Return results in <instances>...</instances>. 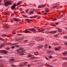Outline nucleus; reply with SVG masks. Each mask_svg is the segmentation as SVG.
I'll return each mask as SVG.
<instances>
[{"label":"nucleus","instance_id":"nucleus-46","mask_svg":"<svg viewBox=\"0 0 67 67\" xmlns=\"http://www.w3.org/2000/svg\"><path fill=\"white\" fill-rule=\"evenodd\" d=\"M28 41L27 40H25L24 41L25 42H27Z\"/></svg>","mask_w":67,"mask_h":67},{"label":"nucleus","instance_id":"nucleus-29","mask_svg":"<svg viewBox=\"0 0 67 67\" xmlns=\"http://www.w3.org/2000/svg\"><path fill=\"white\" fill-rule=\"evenodd\" d=\"M64 38H65V39H67V36H64Z\"/></svg>","mask_w":67,"mask_h":67},{"label":"nucleus","instance_id":"nucleus-16","mask_svg":"<svg viewBox=\"0 0 67 67\" xmlns=\"http://www.w3.org/2000/svg\"><path fill=\"white\" fill-rule=\"evenodd\" d=\"M28 62H24L23 63L24 65H24H26L27 64Z\"/></svg>","mask_w":67,"mask_h":67},{"label":"nucleus","instance_id":"nucleus-51","mask_svg":"<svg viewBox=\"0 0 67 67\" xmlns=\"http://www.w3.org/2000/svg\"><path fill=\"white\" fill-rule=\"evenodd\" d=\"M28 67H30V66H31V65H30V64H28Z\"/></svg>","mask_w":67,"mask_h":67},{"label":"nucleus","instance_id":"nucleus-13","mask_svg":"<svg viewBox=\"0 0 67 67\" xmlns=\"http://www.w3.org/2000/svg\"><path fill=\"white\" fill-rule=\"evenodd\" d=\"M34 54L35 55H38L39 53L38 52H35Z\"/></svg>","mask_w":67,"mask_h":67},{"label":"nucleus","instance_id":"nucleus-28","mask_svg":"<svg viewBox=\"0 0 67 67\" xmlns=\"http://www.w3.org/2000/svg\"><path fill=\"white\" fill-rule=\"evenodd\" d=\"M58 35H54V37H58Z\"/></svg>","mask_w":67,"mask_h":67},{"label":"nucleus","instance_id":"nucleus-59","mask_svg":"<svg viewBox=\"0 0 67 67\" xmlns=\"http://www.w3.org/2000/svg\"><path fill=\"white\" fill-rule=\"evenodd\" d=\"M48 53H51V51H49L48 52Z\"/></svg>","mask_w":67,"mask_h":67},{"label":"nucleus","instance_id":"nucleus-38","mask_svg":"<svg viewBox=\"0 0 67 67\" xmlns=\"http://www.w3.org/2000/svg\"><path fill=\"white\" fill-rule=\"evenodd\" d=\"M38 8H41V6L40 5H39L38 6Z\"/></svg>","mask_w":67,"mask_h":67},{"label":"nucleus","instance_id":"nucleus-27","mask_svg":"<svg viewBox=\"0 0 67 67\" xmlns=\"http://www.w3.org/2000/svg\"><path fill=\"white\" fill-rule=\"evenodd\" d=\"M51 25L53 26H56V25H54V24H51Z\"/></svg>","mask_w":67,"mask_h":67},{"label":"nucleus","instance_id":"nucleus-60","mask_svg":"<svg viewBox=\"0 0 67 67\" xmlns=\"http://www.w3.org/2000/svg\"><path fill=\"white\" fill-rule=\"evenodd\" d=\"M35 58H37L36 57H35Z\"/></svg>","mask_w":67,"mask_h":67},{"label":"nucleus","instance_id":"nucleus-61","mask_svg":"<svg viewBox=\"0 0 67 67\" xmlns=\"http://www.w3.org/2000/svg\"><path fill=\"white\" fill-rule=\"evenodd\" d=\"M15 30H14L13 31V32H15Z\"/></svg>","mask_w":67,"mask_h":67},{"label":"nucleus","instance_id":"nucleus-48","mask_svg":"<svg viewBox=\"0 0 67 67\" xmlns=\"http://www.w3.org/2000/svg\"><path fill=\"white\" fill-rule=\"evenodd\" d=\"M56 7V6H53V8H55Z\"/></svg>","mask_w":67,"mask_h":67},{"label":"nucleus","instance_id":"nucleus-3","mask_svg":"<svg viewBox=\"0 0 67 67\" xmlns=\"http://www.w3.org/2000/svg\"><path fill=\"white\" fill-rule=\"evenodd\" d=\"M57 32V31H51L50 32H49L48 31H46L45 32V33H47V34H48L49 33L50 34H55V33H56Z\"/></svg>","mask_w":67,"mask_h":67},{"label":"nucleus","instance_id":"nucleus-1","mask_svg":"<svg viewBox=\"0 0 67 67\" xmlns=\"http://www.w3.org/2000/svg\"><path fill=\"white\" fill-rule=\"evenodd\" d=\"M24 51H25V50L23 49L22 48H19L16 50V51L18 52V54H19V55H23V54H23V53H25V52Z\"/></svg>","mask_w":67,"mask_h":67},{"label":"nucleus","instance_id":"nucleus-49","mask_svg":"<svg viewBox=\"0 0 67 67\" xmlns=\"http://www.w3.org/2000/svg\"><path fill=\"white\" fill-rule=\"evenodd\" d=\"M13 15H14V14H12L11 15V16H13Z\"/></svg>","mask_w":67,"mask_h":67},{"label":"nucleus","instance_id":"nucleus-6","mask_svg":"<svg viewBox=\"0 0 67 67\" xmlns=\"http://www.w3.org/2000/svg\"><path fill=\"white\" fill-rule=\"evenodd\" d=\"M0 53H4V54H7V53H8V51L6 50H1L0 51Z\"/></svg>","mask_w":67,"mask_h":67},{"label":"nucleus","instance_id":"nucleus-4","mask_svg":"<svg viewBox=\"0 0 67 67\" xmlns=\"http://www.w3.org/2000/svg\"><path fill=\"white\" fill-rule=\"evenodd\" d=\"M28 30L29 31H32L34 33H36V30L34 28H31V29H29Z\"/></svg>","mask_w":67,"mask_h":67},{"label":"nucleus","instance_id":"nucleus-32","mask_svg":"<svg viewBox=\"0 0 67 67\" xmlns=\"http://www.w3.org/2000/svg\"><path fill=\"white\" fill-rule=\"evenodd\" d=\"M31 59H35V57H32L31 58Z\"/></svg>","mask_w":67,"mask_h":67},{"label":"nucleus","instance_id":"nucleus-14","mask_svg":"<svg viewBox=\"0 0 67 67\" xmlns=\"http://www.w3.org/2000/svg\"><path fill=\"white\" fill-rule=\"evenodd\" d=\"M23 17L25 18H27V19L28 18V17L25 15H23Z\"/></svg>","mask_w":67,"mask_h":67},{"label":"nucleus","instance_id":"nucleus-7","mask_svg":"<svg viewBox=\"0 0 67 67\" xmlns=\"http://www.w3.org/2000/svg\"><path fill=\"white\" fill-rule=\"evenodd\" d=\"M60 48H61V47L59 46L57 48H55L54 49L55 51H59L60 50Z\"/></svg>","mask_w":67,"mask_h":67},{"label":"nucleus","instance_id":"nucleus-57","mask_svg":"<svg viewBox=\"0 0 67 67\" xmlns=\"http://www.w3.org/2000/svg\"><path fill=\"white\" fill-rule=\"evenodd\" d=\"M62 17H63V16H60V18H62Z\"/></svg>","mask_w":67,"mask_h":67},{"label":"nucleus","instance_id":"nucleus-30","mask_svg":"<svg viewBox=\"0 0 67 67\" xmlns=\"http://www.w3.org/2000/svg\"><path fill=\"white\" fill-rule=\"evenodd\" d=\"M43 47L42 46H39L38 47V48H42Z\"/></svg>","mask_w":67,"mask_h":67},{"label":"nucleus","instance_id":"nucleus-22","mask_svg":"<svg viewBox=\"0 0 67 67\" xmlns=\"http://www.w3.org/2000/svg\"><path fill=\"white\" fill-rule=\"evenodd\" d=\"M58 30L59 32H61V31H62V30L58 28Z\"/></svg>","mask_w":67,"mask_h":67},{"label":"nucleus","instance_id":"nucleus-37","mask_svg":"<svg viewBox=\"0 0 67 67\" xmlns=\"http://www.w3.org/2000/svg\"><path fill=\"white\" fill-rule=\"evenodd\" d=\"M55 24L56 25H58V24H59V23H55Z\"/></svg>","mask_w":67,"mask_h":67},{"label":"nucleus","instance_id":"nucleus-39","mask_svg":"<svg viewBox=\"0 0 67 67\" xmlns=\"http://www.w3.org/2000/svg\"><path fill=\"white\" fill-rule=\"evenodd\" d=\"M57 20V19H56L55 18H54L53 19H52V20H53L54 21V20Z\"/></svg>","mask_w":67,"mask_h":67},{"label":"nucleus","instance_id":"nucleus-8","mask_svg":"<svg viewBox=\"0 0 67 67\" xmlns=\"http://www.w3.org/2000/svg\"><path fill=\"white\" fill-rule=\"evenodd\" d=\"M13 20L14 21H17L18 22H20L21 21V20L20 19H18L17 18L15 19V18H13Z\"/></svg>","mask_w":67,"mask_h":67},{"label":"nucleus","instance_id":"nucleus-58","mask_svg":"<svg viewBox=\"0 0 67 67\" xmlns=\"http://www.w3.org/2000/svg\"><path fill=\"white\" fill-rule=\"evenodd\" d=\"M1 67H3V65H1Z\"/></svg>","mask_w":67,"mask_h":67},{"label":"nucleus","instance_id":"nucleus-31","mask_svg":"<svg viewBox=\"0 0 67 67\" xmlns=\"http://www.w3.org/2000/svg\"><path fill=\"white\" fill-rule=\"evenodd\" d=\"M28 56L29 57H32V55L29 54L28 55Z\"/></svg>","mask_w":67,"mask_h":67},{"label":"nucleus","instance_id":"nucleus-62","mask_svg":"<svg viewBox=\"0 0 67 67\" xmlns=\"http://www.w3.org/2000/svg\"><path fill=\"white\" fill-rule=\"evenodd\" d=\"M61 16H63V15H62Z\"/></svg>","mask_w":67,"mask_h":67},{"label":"nucleus","instance_id":"nucleus-35","mask_svg":"<svg viewBox=\"0 0 67 67\" xmlns=\"http://www.w3.org/2000/svg\"><path fill=\"white\" fill-rule=\"evenodd\" d=\"M0 40H2V41H4V39H3V38H2L1 37H0Z\"/></svg>","mask_w":67,"mask_h":67},{"label":"nucleus","instance_id":"nucleus-52","mask_svg":"<svg viewBox=\"0 0 67 67\" xmlns=\"http://www.w3.org/2000/svg\"><path fill=\"white\" fill-rule=\"evenodd\" d=\"M51 46H49L48 47V48H51Z\"/></svg>","mask_w":67,"mask_h":67},{"label":"nucleus","instance_id":"nucleus-63","mask_svg":"<svg viewBox=\"0 0 67 67\" xmlns=\"http://www.w3.org/2000/svg\"><path fill=\"white\" fill-rule=\"evenodd\" d=\"M4 1H6V0H4Z\"/></svg>","mask_w":67,"mask_h":67},{"label":"nucleus","instance_id":"nucleus-5","mask_svg":"<svg viewBox=\"0 0 67 67\" xmlns=\"http://www.w3.org/2000/svg\"><path fill=\"white\" fill-rule=\"evenodd\" d=\"M17 5L15 3L11 7V9L12 10H13L14 9H15V7Z\"/></svg>","mask_w":67,"mask_h":67},{"label":"nucleus","instance_id":"nucleus-45","mask_svg":"<svg viewBox=\"0 0 67 67\" xmlns=\"http://www.w3.org/2000/svg\"><path fill=\"white\" fill-rule=\"evenodd\" d=\"M12 33H13V34H15V33H16L14 32L13 31Z\"/></svg>","mask_w":67,"mask_h":67},{"label":"nucleus","instance_id":"nucleus-44","mask_svg":"<svg viewBox=\"0 0 67 67\" xmlns=\"http://www.w3.org/2000/svg\"><path fill=\"white\" fill-rule=\"evenodd\" d=\"M45 58L47 60H48V58L46 57H45Z\"/></svg>","mask_w":67,"mask_h":67},{"label":"nucleus","instance_id":"nucleus-36","mask_svg":"<svg viewBox=\"0 0 67 67\" xmlns=\"http://www.w3.org/2000/svg\"><path fill=\"white\" fill-rule=\"evenodd\" d=\"M40 39H41V41H42V40H44V38H40Z\"/></svg>","mask_w":67,"mask_h":67},{"label":"nucleus","instance_id":"nucleus-42","mask_svg":"<svg viewBox=\"0 0 67 67\" xmlns=\"http://www.w3.org/2000/svg\"><path fill=\"white\" fill-rule=\"evenodd\" d=\"M37 14H41V13L40 12L39 13H37Z\"/></svg>","mask_w":67,"mask_h":67},{"label":"nucleus","instance_id":"nucleus-41","mask_svg":"<svg viewBox=\"0 0 67 67\" xmlns=\"http://www.w3.org/2000/svg\"><path fill=\"white\" fill-rule=\"evenodd\" d=\"M44 15H47V13H44Z\"/></svg>","mask_w":67,"mask_h":67},{"label":"nucleus","instance_id":"nucleus-20","mask_svg":"<svg viewBox=\"0 0 67 67\" xmlns=\"http://www.w3.org/2000/svg\"><path fill=\"white\" fill-rule=\"evenodd\" d=\"M3 46H4V44H1L0 47V48H2V47Z\"/></svg>","mask_w":67,"mask_h":67},{"label":"nucleus","instance_id":"nucleus-15","mask_svg":"<svg viewBox=\"0 0 67 67\" xmlns=\"http://www.w3.org/2000/svg\"><path fill=\"white\" fill-rule=\"evenodd\" d=\"M48 47V46L47 44H45L44 45V48L45 49H46V48Z\"/></svg>","mask_w":67,"mask_h":67},{"label":"nucleus","instance_id":"nucleus-53","mask_svg":"<svg viewBox=\"0 0 67 67\" xmlns=\"http://www.w3.org/2000/svg\"><path fill=\"white\" fill-rule=\"evenodd\" d=\"M18 35H22L21 34H18Z\"/></svg>","mask_w":67,"mask_h":67},{"label":"nucleus","instance_id":"nucleus-24","mask_svg":"<svg viewBox=\"0 0 67 67\" xmlns=\"http://www.w3.org/2000/svg\"><path fill=\"white\" fill-rule=\"evenodd\" d=\"M23 66V64H20L18 65V66L19 67H22V66Z\"/></svg>","mask_w":67,"mask_h":67},{"label":"nucleus","instance_id":"nucleus-12","mask_svg":"<svg viewBox=\"0 0 67 67\" xmlns=\"http://www.w3.org/2000/svg\"><path fill=\"white\" fill-rule=\"evenodd\" d=\"M25 21H27V22H29L30 21H32V20L30 19H26Z\"/></svg>","mask_w":67,"mask_h":67},{"label":"nucleus","instance_id":"nucleus-17","mask_svg":"<svg viewBox=\"0 0 67 67\" xmlns=\"http://www.w3.org/2000/svg\"><path fill=\"white\" fill-rule=\"evenodd\" d=\"M2 36H7L8 37H9V36H8L7 35H2Z\"/></svg>","mask_w":67,"mask_h":67},{"label":"nucleus","instance_id":"nucleus-40","mask_svg":"<svg viewBox=\"0 0 67 67\" xmlns=\"http://www.w3.org/2000/svg\"><path fill=\"white\" fill-rule=\"evenodd\" d=\"M52 56L51 55H50L49 56V58H52Z\"/></svg>","mask_w":67,"mask_h":67},{"label":"nucleus","instance_id":"nucleus-11","mask_svg":"<svg viewBox=\"0 0 67 67\" xmlns=\"http://www.w3.org/2000/svg\"><path fill=\"white\" fill-rule=\"evenodd\" d=\"M44 31V29H42L40 30V29H39L38 30V32H41L42 31Z\"/></svg>","mask_w":67,"mask_h":67},{"label":"nucleus","instance_id":"nucleus-55","mask_svg":"<svg viewBox=\"0 0 67 67\" xmlns=\"http://www.w3.org/2000/svg\"><path fill=\"white\" fill-rule=\"evenodd\" d=\"M32 18H33V17H30V18H31V19H32Z\"/></svg>","mask_w":67,"mask_h":67},{"label":"nucleus","instance_id":"nucleus-9","mask_svg":"<svg viewBox=\"0 0 67 67\" xmlns=\"http://www.w3.org/2000/svg\"><path fill=\"white\" fill-rule=\"evenodd\" d=\"M23 32L25 33H30V32L29 31L26 30L25 31H23Z\"/></svg>","mask_w":67,"mask_h":67},{"label":"nucleus","instance_id":"nucleus-25","mask_svg":"<svg viewBox=\"0 0 67 67\" xmlns=\"http://www.w3.org/2000/svg\"><path fill=\"white\" fill-rule=\"evenodd\" d=\"M38 16L37 15H35L33 17H32L33 18H36L37 17H38Z\"/></svg>","mask_w":67,"mask_h":67},{"label":"nucleus","instance_id":"nucleus-26","mask_svg":"<svg viewBox=\"0 0 67 67\" xmlns=\"http://www.w3.org/2000/svg\"><path fill=\"white\" fill-rule=\"evenodd\" d=\"M15 46L16 47H19V45H18L17 44H15Z\"/></svg>","mask_w":67,"mask_h":67},{"label":"nucleus","instance_id":"nucleus-47","mask_svg":"<svg viewBox=\"0 0 67 67\" xmlns=\"http://www.w3.org/2000/svg\"><path fill=\"white\" fill-rule=\"evenodd\" d=\"M22 10H23V9L22 8H20V11H22Z\"/></svg>","mask_w":67,"mask_h":67},{"label":"nucleus","instance_id":"nucleus-18","mask_svg":"<svg viewBox=\"0 0 67 67\" xmlns=\"http://www.w3.org/2000/svg\"><path fill=\"white\" fill-rule=\"evenodd\" d=\"M21 3H22V2L21 1L19 2L17 4V5H19V4H21Z\"/></svg>","mask_w":67,"mask_h":67},{"label":"nucleus","instance_id":"nucleus-54","mask_svg":"<svg viewBox=\"0 0 67 67\" xmlns=\"http://www.w3.org/2000/svg\"><path fill=\"white\" fill-rule=\"evenodd\" d=\"M4 22L3 21H2L1 23H2V24H3V23H4Z\"/></svg>","mask_w":67,"mask_h":67},{"label":"nucleus","instance_id":"nucleus-64","mask_svg":"<svg viewBox=\"0 0 67 67\" xmlns=\"http://www.w3.org/2000/svg\"><path fill=\"white\" fill-rule=\"evenodd\" d=\"M65 58L66 59H67L66 58Z\"/></svg>","mask_w":67,"mask_h":67},{"label":"nucleus","instance_id":"nucleus-33","mask_svg":"<svg viewBox=\"0 0 67 67\" xmlns=\"http://www.w3.org/2000/svg\"><path fill=\"white\" fill-rule=\"evenodd\" d=\"M6 49H7V50H9L10 49V48L9 47H8L6 48Z\"/></svg>","mask_w":67,"mask_h":67},{"label":"nucleus","instance_id":"nucleus-43","mask_svg":"<svg viewBox=\"0 0 67 67\" xmlns=\"http://www.w3.org/2000/svg\"><path fill=\"white\" fill-rule=\"evenodd\" d=\"M26 13H28V11H29V9H27L26 11Z\"/></svg>","mask_w":67,"mask_h":67},{"label":"nucleus","instance_id":"nucleus-23","mask_svg":"<svg viewBox=\"0 0 67 67\" xmlns=\"http://www.w3.org/2000/svg\"><path fill=\"white\" fill-rule=\"evenodd\" d=\"M14 59L11 58L10 59V60L11 61V62H12V61H14Z\"/></svg>","mask_w":67,"mask_h":67},{"label":"nucleus","instance_id":"nucleus-19","mask_svg":"<svg viewBox=\"0 0 67 67\" xmlns=\"http://www.w3.org/2000/svg\"><path fill=\"white\" fill-rule=\"evenodd\" d=\"M34 13V12L32 11H31L30 12V14H33Z\"/></svg>","mask_w":67,"mask_h":67},{"label":"nucleus","instance_id":"nucleus-10","mask_svg":"<svg viewBox=\"0 0 67 67\" xmlns=\"http://www.w3.org/2000/svg\"><path fill=\"white\" fill-rule=\"evenodd\" d=\"M49 8H46L45 9V12H49Z\"/></svg>","mask_w":67,"mask_h":67},{"label":"nucleus","instance_id":"nucleus-50","mask_svg":"<svg viewBox=\"0 0 67 67\" xmlns=\"http://www.w3.org/2000/svg\"><path fill=\"white\" fill-rule=\"evenodd\" d=\"M9 26H6V28L7 29H8V28H9Z\"/></svg>","mask_w":67,"mask_h":67},{"label":"nucleus","instance_id":"nucleus-21","mask_svg":"<svg viewBox=\"0 0 67 67\" xmlns=\"http://www.w3.org/2000/svg\"><path fill=\"white\" fill-rule=\"evenodd\" d=\"M46 4H45L44 5H41V8H43V7H44L45 6H46Z\"/></svg>","mask_w":67,"mask_h":67},{"label":"nucleus","instance_id":"nucleus-34","mask_svg":"<svg viewBox=\"0 0 67 67\" xmlns=\"http://www.w3.org/2000/svg\"><path fill=\"white\" fill-rule=\"evenodd\" d=\"M11 48H13H13H15V47L14 46H13L11 47Z\"/></svg>","mask_w":67,"mask_h":67},{"label":"nucleus","instance_id":"nucleus-2","mask_svg":"<svg viewBox=\"0 0 67 67\" xmlns=\"http://www.w3.org/2000/svg\"><path fill=\"white\" fill-rule=\"evenodd\" d=\"M12 1H8L4 2V5L6 6L8 5H9V4L12 5Z\"/></svg>","mask_w":67,"mask_h":67},{"label":"nucleus","instance_id":"nucleus-56","mask_svg":"<svg viewBox=\"0 0 67 67\" xmlns=\"http://www.w3.org/2000/svg\"><path fill=\"white\" fill-rule=\"evenodd\" d=\"M8 44H11V43H9Z\"/></svg>","mask_w":67,"mask_h":67}]
</instances>
